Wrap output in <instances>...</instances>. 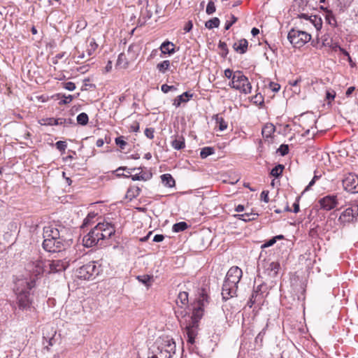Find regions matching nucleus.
Segmentation results:
<instances>
[{
    "mask_svg": "<svg viewBox=\"0 0 358 358\" xmlns=\"http://www.w3.org/2000/svg\"><path fill=\"white\" fill-rule=\"evenodd\" d=\"M43 248L49 252H59L64 249L62 239H44Z\"/></svg>",
    "mask_w": 358,
    "mask_h": 358,
    "instance_id": "obj_10",
    "label": "nucleus"
},
{
    "mask_svg": "<svg viewBox=\"0 0 358 358\" xmlns=\"http://www.w3.org/2000/svg\"><path fill=\"white\" fill-rule=\"evenodd\" d=\"M192 23L191 21H189L184 27V29L186 32H189L192 29Z\"/></svg>",
    "mask_w": 358,
    "mask_h": 358,
    "instance_id": "obj_62",
    "label": "nucleus"
},
{
    "mask_svg": "<svg viewBox=\"0 0 358 358\" xmlns=\"http://www.w3.org/2000/svg\"><path fill=\"white\" fill-rule=\"evenodd\" d=\"M76 119L78 123L81 125H86L89 121L88 115L85 113H80Z\"/></svg>",
    "mask_w": 358,
    "mask_h": 358,
    "instance_id": "obj_38",
    "label": "nucleus"
},
{
    "mask_svg": "<svg viewBox=\"0 0 358 358\" xmlns=\"http://www.w3.org/2000/svg\"><path fill=\"white\" fill-rule=\"evenodd\" d=\"M234 217L240 220H243L244 222H249L256 220L257 217H258V214L255 213H245L243 214L235 215Z\"/></svg>",
    "mask_w": 358,
    "mask_h": 358,
    "instance_id": "obj_29",
    "label": "nucleus"
},
{
    "mask_svg": "<svg viewBox=\"0 0 358 358\" xmlns=\"http://www.w3.org/2000/svg\"><path fill=\"white\" fill-rule=\"evenodd\" d=\"M176 303L177 306L180 308L185 309L187 308L189 303L188 293L186 292H179L176 300Z\"/></svg>",
    "mask_w": 358,
    "mask_h": 358,
    "instance_id": "obj_21",
    "label": "nucleus"
},
{
    "mask_svg": "<svg viewBox=\"0 0 358 358\" xmlns=\"http://www.w3.org/2000/svg\"><path fill=\"white\" fill-rule=\"evenodd\" d=\"M154 129L152 128H146L144 133L145 135L150 139H152L154 138Z\"/></svg>",
    "mask_w": 358,
    "mask_h": 358,
    "instance_id": "obj_54",
    "label": "nucleus"
},
{
    "mask_svg": "<svg viewBox=\"0 0 358 358\" xmlns=\"http://www.w3.org/2000/svg\"><path fill=\"white\" fill-rule=\"evenodd\" d=\"M220 21L218 17H213L208 20L205 26L206 28L209 29H212L213 28H217L220 26Z\"/></svg>",
    "mask_w": 358,
    "mask_h": 358,
    "instance_id": "obj_31",
    "label": "nucleus"
},
{
    "mask_svg": "<svg viewBox=\"0 0 358 358\" xmlns=\"http://www.w3.org/2000/svg\"><path fill=\"white\" fill-rule=\"evenodd\" d=\"M161 90L164 93H168L171 90H176V88L173 85H168L166 84H164L162 85Z\"/></svg>",
    "mask_w": 358,
    "mask_h": 358,
    "instance_id": "obj_50",
    "label": "nucleus"
},
{
    "mask_svg": "<svg viewBox=\"0 0 358 358\" xmlns=\"http://www.w3.org/2000/svg\"><path fill=\"white\" fill-rule=\"evenodd\" d=\"M56 148L61 152H64L67 145L65 141H59L55 143Z\"/></svg>",
    "mask_w": 358,
    "mask_h": 358,
    "instance_id": "obj_47",
    "label": "nucleus"
},
{
    "mask_svg": "<svg viewBox=\"0 0 358 358\" xmlns=\"http://www.w3.org/2000/svg\"><path fill=\"white\" fill-rule=\"evenodd\" d=\"M275 131V127L273 124L266 123L262 128V134L264 138H268L272 136Z\"/></svg>",
    "mask_w": 358,
    "mask_h": 358,
    "instance_id": "obj_24",
    "label": "nucleus"
},
{
    "mask_svg": "<svg viewBox=\"0 0 358 358\" xmlns=\"http://www.w3.org/2000/svg\"><path fill=\"white\" fill-rule=\"evenodd\" d=\"M137 278L140 282H141L144 285H147L151 280V277L148 275H139L137 277Z\"/></svg>",
    "mask_w": 358,
    "mask_h": 358,
    "instance_id": "obj_48",
    "label": "nucleus"
},
{
    "mask_svg": "<svg viewBox=\"0 0 358 358\" xmlns=\"http://www.w3.org/2000/svg\"><path fill=\"white\" fill-rule=\"evenodd\" d=\"M164 239V236L162 234H157L153 238L154 242H161Z\"/></svg>",
    "mask_w": 358,
    "mask_h": 358,
    "instance_id": "obj_60",
    "label": "nucleus"
},
{
    "mask_svg": "<svg viewBox=\"0 0 358 358\" xmlns=\"http://www.w3.org/2000/svg\"><path fill=\"white\" fill-rule=\"evenodd\" d=\"M218 46L219 48L223 51L224 55H227L228 54V48L226 43L220 41Z\"/></svg>",
    "mask_w": 358,
    "mask_h": 358,
    "instance_id": "obj_55",
    "label": "nucleus"
},
{
    "mask_svg": "<svg viewBox=\"0 0 358 358\" xmlns=\"http://www.w3.org/2000/svg\"><path fill=\"white\" fill-rule=\"evenodd\" d=\"M68 266L69 261L66 259L49 260L47 262V271L48 273L63 271Z\"/></svg>",
    "mask_w": 358,
    "mask_h": 358,
    "instance_id": "obj_11",
    "label": "nucleus"
},
{
    "mask_svg": "<svg viewBox=\"0 0 358 358\" xmlns=\"http://www.w3.org/2000/svg\"><path fill=\"white\" fill-rule=\"evenodd\" d=\"M94 232L99 238V244L101 245L103 240L109 238L115 234V229L114 226L107 222H99L94 227Z\"/></svg>",
    "mask_w": 358,
    "mask_h": 358,
    "instance_id": "obj_5",
    "label": "nucleus"
},
{
    "mask_svg": "<svg viewBox=\"0 0 358 358\" xmlns=\"http://www.w3.org/2000/svg\"><path fill=\"white\" fill-rule=\"evenodd\" d=\"M244 210H245V207L243 205H241V204L238 205L235 208V211L238 212V213L243 212Z\"/></svg>",
    "mask_w": 358,
    "mask_h": 358,
    "instance_id": "obj_64",
    "label": "nucleus"
},
{
    "mask_svg": "<svg viewBox=\"0 0 358 358\" xmlns=\"http://www.w3.org/2000/svg\"><path fill=\"white\" fill-rule=\"evenodd\" d=\"M172 147L176 150H181L185 147V138L182 136H176L175 138L171 141Z\"/></svg>",
    "mask_w": 358,
    "mask_h": 358,
    "instance_id": "obj_26",
    "label": "nucleus"
},
{
    "mask_svg": "<svg viewBox=\"0 0 358 358\" xmlns=\"http://www.w3.org/2000/svg\"><path fill=\"white\" fill-rule=\"evenodd\" d=\"M158 339L159 341L163 343L162 345L164 347V348H163V349L165 350L166 351H167V353L171 355V357H172V356L176 352V343L174 342L173 338H171L169 336H162V337H159Z\"/></svg>",
    "mask_w": 358,
    "mask_h": 358,
    "instance_id": "obj_16",
    "label": "nucleus"
},
{
    "mask_svg": "<svg viewBox=\"0 0 358 358\" xmlns=\"http://www.w3.org/2000/svg\"><path fill=\"white\" fill-rule=\"evenodd\" d=\"M238 20V18L236 17H235L234 15H231V20H227L225 23V27H224V29L226 30H228L230 29V27L234 24H235Z\"/></svg>",
    "mask_w": 358,
    "mask_h": 358,
    "instance_id": "obj_46",
    "label": "nucleus"
},
{
    "mask_svg": "<svg viewBox=\"0 0 358 358\" xmlns=\"http://www.w3.org/2000/svg\"><path fill=\"white\" fill-rule=\"evenodd\" d=\"M237 288L238 285H233L229 282L224 280L222 290V296L223 299L227 300L234 296L236 294Z\"/></svg>",
    "mask_w": 358,
    "mask_h": 358,
    "instance_id": "obj_15",
    "label": "nucleus"
},
{
    "mask_svg": "<svg viewBox=\"0 0 358 358\" xmlns=\"http://www.w3.org/2000/svg\"><path fill=\"white\" fill-rule=\"evenodd\" d=\"M96 214L94 213H90L87 215V216L83 220V223L81 227H85L90 224L91 221L96 217Z\"/></svg>",
    "mask_w": 358,
    "mask_h": 358,
    "instance_id": "obj_41",
    "label": "nucleus"
},
{
    "mask_svg": "<svg viewBox=\"0 0 358 358\" xmlns=\"http://www.w3.org/2000/svg\"><path fill=\"white\" fill-rule=\"evenodd\" d=\"M193 96V94H191L188 92H185L181 95L178 96L173 101V105L178 108L181 103L187 102L189 99Z\"/></svg>",
    "mask_w": 358,
    "mask_h": 358,
    "instance_id": "obj_22",
    "label": "nucleus"
},
{
    "mask_svg": "<svg viewBox=\"0 0 358 358\" xmlns=\"http://www.w3.org/2000/svg\"><path fill=\"white\" fill-rule=\"evenodd\" d=\"M284 169V166L278 164L271 169V175L275 177L280 176Z\"/></svg>",
    "mask_w": 358,
    "mask_h": 358,
    "instance_id": "obj_39",
    "label": "nucleus"
},
{
    "mask_svg": "<svg viewBox=\"0 0 358 358\" xmlns=\"http://www.w3.org/2000/svg\"><path fill=\"white\" fill-rule=\"evenodd\" d=\"M34 286V280H29L27 278L17 279L15 282L14 291L16 294V302L20 310H28L31 309L33 301L30 297L29 291Z\"/></svg>",
    "mask_w": 358,
    "mask_h": 358,
    "instance_id": "obj_2",
    "label": "nucleus"
},
{
    "mask_svg": "<svg viewBox=\"0 0 358 358\" xmlns=\"http://www.w3.org/2000/svg\"><path fill=\"white\" fill-rule=\"evenodd\" d=\"M162 54L171 55L175 52L174 44L170 41L164 42L159 48Z\"/></svg>",
    "mask_w": 358,
    "mask_h": 358,
    "instance_id": "obj_27",
    "label": "nucleus"
},
{
    "mask_svg": "<svg viewBox=\"0 0 358 358\" xmlns=\"http://www.w3.org/2000/svg\"><path fill=\"white\" fill-rule=\"evenodd\" d=\"M98 47V45L96 44L95 40L94 38H92L90 41V43L87 48V53L88 56H91L96 50Z\"/></svg>",
    "mask_w": 358,
    "mask_h": 358,
    "instance_id": "obj_36",
    "label": "nucleus"
},
{
    "mask_svg": "<svg viewBox=\"0 0 358 358\" xmlns=\"http://www.w3.org/2000/svg\"><path fill=\"white\" fill-rule=\"evenodd\" d=\"M43 238L44 239H62L59 231L52 225L45 226L43 228Z\"/></svg>",
    "mask_w": 358,
    "mask_h": 358,
    "instance_id": "obj_17",
    "label": "nucleus"
},
{
    "mask_svg": "<svg viewBox=\"0 0 358 358\" xmlns=\"http://www.w3.org/2000/svg\"><path fill=\"white\" fill-rule=\"evenodd\" d=\"M38 123L41 125H54V117L43 118L38 121Z\"/></svg>",
    "mask_w": 358,
    "mask_h": 358,
    "instance_id": "obj_44",
    "label": "nucleus"
},
{
    "mask_svg": "<svg viewBox=\"0 0 358 358\" xmlns=\"http://www.w3.org/2000/svg\"><path fill=\"white\" fill-rule=\"evenodd\" d=\"M358 220V204L352 205L343 211L338 219L340 225L344 227Z\"/></svg>",
    "mask_w": 358,
    "mask_h": 358,
    "instance_id": "obj_6",
    "label": "nucleus"
},
{
    "mask_svg": "<svg viewBox=\"0 0 358 358\" xmlns=\"http://www.w3.org/2000/svg\"><path fill=\"white\" fill-rule=\"evenodd\" d=\"M289 152V147L287 145L282 144L281 145L279 148L277 150V152H278L281 156L286 155Z\"/></svg>",
    "mask_w": 358,
    "mask_h": 358,
    "instance_id": "obj_45",
    "label": "nucleus"
},
{
    "mask_svg": "<svg viewBox=\"0 0 358 358\" xmlns=\"http://www.w3.org/2000/svg\"><path fill=\"white\" fill-rule=\"evenodd\" d=\"M216 10L215 3L212 1H210L206 6V12L208 15H212Z\"/></svg>",
    "mask_w": 358,
    "mask_h": 358,
    "instance_id": "obj_43",
    "label": "nucleus"
},
{
    "mask_svg": "<svg viewBox=\"0 0 358 358\" xmlns=\"http://www.w3.org/2000/svg\"><path fill=\"white\" fill-rule=\"evenodd\" d=\"M336 93L334 90H327L326 92V98L329 101V102H331L333 101L335 98Z\"/></svg>",
    "mask_w": 358,
    "mask_h": 358,
    "instance_id": "obj_51",
    "label": "nucleus"
},
{
    "mask_svg": "<svg viewBox=\"0 0 358 358\" xmlns=\"http://www.w3.org/2000/svg\"><path fill=\"white\" fill-rule=\"evenodd\" d=\"M280 265L278 262H272L269 264L268 267L267 268L268 274L271 278H275L277 276L278 271L280 270Z\"/></svg>",
    "mask_w": 358,
    "mask_h": 358,
    "instance_id": "obj_25",
    "label": "nucleus"
},
{
    "mask_svg": "<svg viewBox=\"0 0 358 358\" xmlns=\"http://www.w3.org/2000/svg\"><path fill=\"white\" fill-rule=\"evenodd\" d=\"M99 268H97L94 262H90L76 271V275L78 278L83 280H90L99 274Z\"/></svg>",
    "mask_w": 358,
    "mask_h": 358,
    "instance_id": "obj_7",
    "label": "nucleus"
},
{
    "mask_svg": "<svg viewBox=\"0 0 358 358\" xmlns=\"http://www.w3.org/2000/svg\"><path fill=\"white\" fill-rule=\"evenodd\" d=\"M162 184L167 187H173L176 185V182L172 176L169 173H165L161 176Z\"/></svg>",
    "mask_w": 358,
    "mask_h": 358,
    "instance_id": "obj_28",
    "label": "nucleus"
},
{
    "mask_svg": "<svg viewBox=\"0 0 358 358\" xmlns=\"http://www.w3.org/2000/svg\"><path fill=\"white\" fill-rule=\"evenodd\" d=\"M151 177H152L151 173H146L143 171L131 176L132 180H134V181H136V180L146 181V180L150 179Z\"/></svg>",
    "mask_w": 358,
    "mask_h": 358,
    "instance_id": "obj_30",
    "label": "nucleus"
},
{
    "mask_svg": "<svg viewBox=\"0 0 358 358\" xmlns=\"http://www.w3.org/2000/svg\"><path fill=\"white\" fill-rule=\"evenodd\" d=\"M208 301V296L203 291L197 301V303L192 308V315L189 317V321L185 327V332L187 336V341L191 344L194 343V339L197 335L198 322L203 314V307Z\"/></svg>",
    "mask_w": 358,
    "mask_h": 358,
    "instance_id": "obj_1",
    "label": "nucleus"
},
{
    "mask_svg": "<svg viewBox=\"0 0 358 358\" xmlns=\"http://www.w3.org/2000/svg\"><path fill=\"white\" fill-rule=\"evenodd\" d=\"M229 85L245 94H250L252 91V85L248 78L241 71H235L233 80L229 83Z\"/></svg>",
    "mask_w": 358,
    "mask_h": 358,
    "instance_id": "obj_3",
    "label": "nucleus"
},
{
    "mask_svg": "<svg viewBox=\"0 0 358 358\" xmlns=\"http://www.w3.org/2000/svg\"><path fill=\"white\" fill-rule=\"evenodd\" d=\"M83 241L84 246L87 248H90L99 244V238H97L96 234L95 235L94 228L83 237Z\"/></svg>",
    "mask_w": 358,
    "mask_h": 358,
    "instance_id": "obj_19",
    "label": "nucleus"
},
{
    "mask_svg": "<svg viewBox=\"0 0 358 358\" xmlns=\"http://www.w3.org/2000/svg\"><path fill=\"white\" fill-rule=\"evenodd\" d=\"M339 200L337 195H327L321 198L318 203L321 209L329 211L338 206Z\"/></svg>",
    "mask_w": 358,
    "mask_h": 358,
    "instance_id": "obj_8",
    "label": "nucleus"
},
{
    "mask_svg": "<svg viewBox=\"0 0 358 358\" xmlns=\"http://www.w3.org/2000/svg\"><path fill=\"white\" fill-rule=\"evenodd\" d=\"M275 243H276V241H275V238L273 237L271 239H270L269 241H268L265 243H264L262 245V248H265L271 247L273 245H274Z\"/></svg>",
    "mask_w": 358,
    "mask_h": 358,
    "instance_id": "obj_57",
    "label": "nucleus"
},
{
    "mask_svg": "<svg viewBox=\"0 0 358 358\" xmlns=\"http://www.w3.org/2000/svg\"><path fill=\"white\" fill-rule=\"evenodd\" d=\"M57 97H58V99H59V105H64V104H67V103H69L70 102L72 101L73 99V96L72 95H68V96H66L64 94H58L57 95Z\"/></svg>",
    "mask_w": 358,
    "mask_h": 358,
    "instance_id": "obj_35",
    "label": "nucleus"
},
{
    "mask_svg": "<svg viewBox=\"0 0 358 358\" xmlns=\"http://www.w3.org/2000/svg\"><path fill=\"white\" fill-rule=\"evenodd\" d=\"M162 345L163 343L157 339L152 346L148 358H171V355L167 353V351L163 349L164 347Z\"/></svg>",
    "mask_w": 358,
    "mask_h": 358,
    "instance_id": "obj_13",
    "label": "nucleus"
},
{
    "mask_svg": "<svg viewBox=\"0 0 358 358\" xmlns=\"http://www.w3.org/2000/svg\"><path fill=\"white\" fill-rule=\"evenodd\" d=\"M64 88L69 91H73L76 89V85L73 82H67L63 84Z\"/></svg>",
    "mask_w": 358,
    "mask_h": 358,
    "instance_id": "obj_53",
    "label": "nucleus"
},
{
    "mask_svg": "<svg viewBox=\"0 0 358 358\" xmlns=\"http://www.w3.org/2000/svg\"><path fill=\"white\" fill-rule=\"evenodd\" d=\"M83 241L84 246L87 248H90L99 244V238H97L96 234L95 235L94 228L83 237Z\"/></svg>",
    "mask_w": 358,
    "mask_h": 358,
    "instance_id": "obj_18",
    "label": "nucleus"
},
{
    "mask_svg": "<svg viewBox=\"0 0 358 358\" xmlns=\"http://www.w3.org/2000/svg\"><path fill=\"white\" fill-rule=\"evenodd\" d=\"M214 153L215 149L213 147H204L200 152V157L202 159H205Z\"/></svg>",
    "mask_w": 358,
    "mask_h": 358,
    "instance_id": "obj_34",
    "label": "nucleus"
},
{
    "mask_svg": "<svg viewBox=\"0 0 358 358\" xmlns=\"http://www.w3.org/2000/svg\"><path fill=\"white\" fill-rule=\"evenodd\" d=\"M170 62L169 60H164L157 65V70L162 73H165L170 68Z\"/></svg>",
    "mask_w": 358,
    "mask_h": 358,
    "instance_id": "obj_32",
    "label": "nucleus"
},
{
    "mask_svg": "<svg viewBox=\"0 0 358 358\" xmlns=\"http://www.w3.org/2000/svg\"><path fill=\"white\" fill-rule=\"evenodd\" d=\"M261 200L264 201L265 203H268L269 201L268 199V192L263 191L260 194Z\"/></svg>",
    "mask_w": 358,
    "mask_h": 358,
    "instance_id": "obj_56",
    "label": "nucleus"
},
{
    "mask_svg": "<svg viewBox=\"0 0 358 358\" xmlns=\"http://www.w3.org/2000/svg\"><path fill=\"white\" fill-rule=\"evenodd\" d=\"M83 241L84 246L87 248H90L99 244V238H97L96 234L95 235L94 228L83 237Z\"/></svg>",
    "mask_w": 358,
    "mask_h": 358,
    "instance_id": "obj_20",
    "label": "nucleus"
},
{
    "mask_svg": "<svg viewBox=\"0 0 358 358\" xmlns=\"http://www.w3.org/2000/svg\"><path fill=\"white\" fill-rule=\"evenodd\" d=\"M287 38L294 47L301 48L311 39V36L306 31L292 29Z\"/></svg>",
    "mask_w": 358,
    "mask_h": 358,
    "instance_id": "obj_4",
    "label": "nucleus"
},
{
    "mask_svg": "<svg viewBox=\"0 0 358 358\" xmlns=\"http://www.w3.org/2000/svg\"><path fill=\"white\" fill-rule=\"evenodd\" d=\"M248 42L245 38L239 40L238 42L235 43L233 45L234 49L241 54H244L245 52H246L248 50Z\"/></svg>",
    "mask_w": 358,
    "mask_h": 358,
    "instance_id": "obj_23",
    "label": "nucleus"
},
{
    "mask_svg": "<svg viewBox=\"0 0 358 358\" xmlns=\"http://www.w3.org/2000/svg\"><path fill=\"white\" fill-rule=\"evenodd\" d=\"M27 269L35 276H38L44 271H47V262H45L38 258L36 260L29 262L27 265Z\"/></svg>",
    "mask_w": 358,
    "mask_h": 358,
    "instance_id": "obj_12",
    "label": "nucleus"
},
{
    "mask_svg": "<svg viewBox=\"0 0 358 358\" xmlns=\"http://www.w3.org/2000/svg\"><path fill=\"white\" fill-rule=\"evenodd\" d=\"M271 87L273 92H278L280 88V86L278 83H271Z\"/></svg>",
    "mask_w": 358,
    "mask_h": 358,
    "instance_id": "obj_61",
    "label": "nucleus"
},
{
    "mask_svg": "<svg viewBox=\"0 0 358 358\" xmlns=\"http://www.w3.org/2000/svg\"><path fill=\"white\" fill-rule=\"evenodd\" d=\"M235 76V72H234L230 69H227L224 70V76L228 79H231V81L233 80L234 76Z\"/></svg>",
    "mask_w": 358,
    "mask_h": 358,
    "instance_id": "obj_52",
    "label": "nucleus"
},
{
    "mask_svg": "<svg viewBox=\"0 0 358 358\" xmlns=\"http://www.w3.org/2000/svg\"><path fill=\"white\" fill-rule=\"evenodd\" d=\"M343 186L350 193H358V176L353 173L346 175L343 180Z\"/></svg>",
    "mask_w": 358,
    "mask_h": 358,
    "instance_id": "obj_9",
    "label": "nucleus"
},
{
    "mask_svg": "<svg viewBox=\"0 0 358 358\" xmlns=\"http://www.w3.org/2000/svg\"><path fill=\"white\" fill-rule=\"evenodd\" d=\"M326 20L332 26H336V20L331 11L328 10L326 15Z\"/></svg>",
    "mask_w": 358,
    "mask_h": 358,
    "instance_id": "obj_42",
    "label": "nucleus"
},
{
    "mask_svg": "<svg viewBox=\"0 0 358 358\" xmlns=\"http://www.w3.org/2000/svg\"><path fill=\"white\" fill-rule=\"evenodd\" d=\"M50 348L49 347V345H47V346H45L43 348V350H42V352L43 354L45 356V358H52L51 357H50L48 353L50 352Z\"/></svg>",
    "mask_w": 358,
    "mask_h": 358,
    "instance_id": "obj_59",
    "label": "nucleus"
},
{
    "mask_svg": "<svg viewBox=\"0 0 358 358\" xmlns=\"http://www.w3.org/2000/svg\"><path fill=\"white\" fill-rule=\"evenodd\" d=\"M215 121L219 124V129L220 131H224L227 128V123L218 115H215Z\"/></svg>",
    "mask_w": 358,
    "mask_h": 358,
    "instance_id": "obj_40",
    "label": "nucleus"
},
{
    "mask_svg": "<svg viewBox=\"0 0 358 358\" xmlns=\"http://www.w3.org/2000/svg\"><path fill=\"white\" fill-rule=\"evenodd\" d=\"M243 275L242 270L238 266H232L228 271L225 280L231 285H236L239 282Z\"/></svg>",
    "mask_w": 358,
    "mask_h": 358,
    "instance_id": "obj_14",
    "label": "nucleus"
},
{
    "mask_svg": "<svg viewBox=\"0 0 358 358\" xmlns=\"http://www.w3.org/2000/svg\"><path fill=\"white\" fill-rule=\"evenodd\" d=\"M132 192V193H133V196H137L140 194L141 189L138 187H135L129 191V192Z\"/></svg>",
    "mask_w": 358,
    "mask_h": 358,
    "instance_id": "obj_58",
    "label": "nucleus"
},
{
    "mask_svg": "<svg viewBox=\"0 0 358 358\" xmlns=\"http://www.w3.org/2000/svg\"><path fill=\"white\" fill-rule=\"evenodd\" d=\"M131 130L134 131V132L138 131V130H139V124H138V123L136 122L134 124H132L131 126Z\"/></svg>",
    "mask_w": 358,
    "mask_h": 358,
    "instance_id": "obj_63",
    "label": "nucleus"
},
{
    "mask_svg": "<svg viewBox=\"0 0 358 358\" xmlns=\"http://www.w3.org/2000/svg\"><path fill=\"white\" fill-rule=\"evenodd\" d=\"M115 143L120 147L121 149H124L127 143L124 141L123 137L120 136L115 138Z\"/></svg>",
    "mask_w": 358,
    "mask_h": 358,
    "instance_id": "obj_49",
    "label": "nucleus"
},
{
    "mask_svg": "<svg viewBox=\"0 0 358 358\" xmlns=\"http://www.w3.org/2000/svg\"><path fill=\"white\" fill-rule=\"evenodd\" d=\"M72 123L71 119H65V118H54V125H63L67 126Z\"/></svg>",
    "mask_w": 358,
    "mask_h": 358,
    "instance_id": "obj_37",
    "label": "nucleus"
},
{
    "mask_svg": "<svg viewBox=\"0 0 358 358\" xmlns=\"http://www.w3.org/2000/svg\"><path fill=\"white\" fill-rule=\"evenodd\" d=\"M188 228V224L185 222H180L176 223L173 226V231L174 232H180L183 231Z\"/></svg>",
    "mask_w": 358,
    "mask_h": 358,
    "instance_id": "obj_33",
    "label": "nucleus"
}]
</instances>
